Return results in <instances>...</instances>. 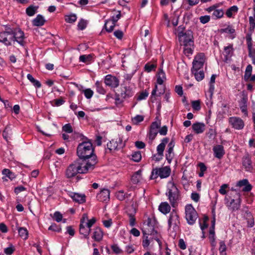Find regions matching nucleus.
I'll use <instances>...</instances> for the list:
<instances>
[{
	"label": "nucleus",
	"instance_id": "obj_1",
	"mask_svg": "<svg viewBox=\"0 0 255 255\" xmlns=\"http://www.w3.org/2000/svg\"><path fill=\"white\" fill-rule=\"evenodd\" d=\"M76 153L79 157L77 160H81V162L87 165L93 164L92 168L95 169L98 162L97 157L94 153V147L89 139L82 141L78 144Z\"/></svg>",
	"mask_w": 255,
	"mask_h": 255
},
{
	"label": "nucleus",
	"instance_id": "obj_2",
	"mask_svg": "<svg viewBox=\"0 0 255 255\" xmlns=\"http://www.w3.org/2000/svg\"><path fill=\"white\" fill-rule=\"evenodd\" d=\"M80 161L81 160L76 159L68 166L65 171V175L67 178L71 179L76 177L77 180L79 181L82 178L77 174H86L94 170L92 168L93 164L87 165Z\"/></svg>",
	"mask_w": 255,
	"mask_h": 255
},
{
	"label": "nucleus",
	"instance_id": "obj_3",
	"mask_svg": "<svg viewBox=\"0 0 255 255\" xmlns=\"http://www.w3.org/2000/svg\"><path fill=\"white\" fill-rule=\"evenodd\" d=\"M253 9L254 11L253 16L249 17L250 28L249 32L246 36V40L248 49L249 51V56L252 58V63L255 65V51H252V35L255 28V0H253Z\"/></svg>",
	"mask_w": 255,
	"mask_h": 255
},
{
	"label": "nucleus",
	"instance_id": "obj_4",
	"mask_svg": "<svg viewBox=\"0 0 255 255\" xmlns=\"http://www.w3.org/2000/svg\"><path fill=\"white\" fill-rule=\"evenodd\" d=\"M165 195L172 207H175L180 198V191L173 181V180L168 182L167 190Z\"/></svg>",
	"mask_w": 255,
	"mask_h": 255
},
{
	"label": "nucleus",
	"instance_id": "obj_5",
	"mask_svg": "<svg viewBox=\"0 0 255 255\" xmlns=\"http://www.w3.org/2000/svg\"><path fill=\"white\" fill-rule=\"evenodd\" d=\"M134 95L132 88L128 86H121L119 93L115 94V105L118 106L127 99L131 98Z\"/></svg>",
	"mask_w": 255,
	"mask_h": 255
},
{
	"label": "nucleus",
	"instance_id": "obj_6",
	"mask_svg": "<svg viewBox=\"0 0 255 255\" xmlns=\"http://www.w3.org/2000/svg\"><path fill=\"white\" fill-rule=\"evenodd\" d=\"M178 39L181 46H193L194 43L193 32L191 29L186 30V32H180Z\"/></svg>",
	"mask_w": 255,
	"mask_h": 255
},
{
	"label": "nucleus",
	"instance_id": "obj_7",
	"mask_svg": "<svg viewBox=\"0 0 255 255\" xmlns=\"http://www.w3.org/2000/svg\"><path fill=\"white\" fill-rule=\"evenodd\" d=\"M171 173V168L168 166L162 167H155L152 169L149 178L151 180L156 179L158 177L161 179L168 177Z\"/></svg>",
	"mask_w": 255,
	"mask_h": 255
},
{
	"label": "nucleus",
	"instance_id": "obj_8",
	"mask_svg": "<svg viewBox=\"0 0 255 255\" xmlns=\"http://www.w3.org/2000/svg\"><path fill=\"white\" fill-rule=\"evenodd\" d=\"M155 220L148 217L143 223L141 229L143 235H150L154 236L157 234V231L155 230Z\"/></svg>",
	"mask_w": 255,
	"mask_h": 255
},
{
	"label": "nucleus",
	"instance_id": "obj_9",
	"mask_svg": "<svg viewBox=\"0 0 255 255\" xmlns=\"http://www.w3.org/2000/svg\"><path fill=\"white\" fill-rule=\"evenodd\" d=\"M168 229L173 228V230L176 232L178 229L180 224L179 216L176 209H173L170 212L168 218Z\"/></svg>",
	"mask_w": 255,
	"mask_h": 255
},
{
	"label": "nucleus",
	"instance_id": "obj_10",
	"mask_svg": "<svg viewBox=\"0 0 255 255\" xmlns=\"http://www.w3.org/2000/svg\"><path fill=\"white\" fill-rule=\"evenodd\" d=\"M185 218L187 220V223L189 225H193L198 217V214L193 208L192 204H187L185 206Z\"/></svg>",
	"mask_w": 255,
	"mask_h": 255
},
{
	"label": "nucleus",
	"instance_id": "obj_11",
	"mask_svg": "<svg viewBox=\"0 0 255 255\" xmlns=\"http://www.w3.org/2000/svg\"><path fill=\"white\" fill-rule=\"evenodd\" d=\"M12 38L13 42L16 41L20 45L24 46L25 35L24 32L20 28H15V31L12 35Z\"/></svg>",
	"mask_w": 255,
	"mask_h": 255
},
{
	"label": "nucleus",
	"instance_id": "obj_12",
	"mask_svg": "<svg viewBox=\"0 0 255 255\" xmlns=\"http://www.w3.org/2000/svg\"><path fill=\"white\" fill-rule=\"evenodd\" d=\"M67 195L70 197L73 201L79 204H82L86 202V197L84 194L73 192L70 191L65 190Z\"/></svg>",
	"mask_w": 255,
	"mask_h": 255
},
{
	"label": "nucleus",
	"instance_id": "obj_13",
	"mask_svg": "<svg viewBox=\"0 0 255 255\" xmlns=\"http://www.w3.org/2000/svg\"><path fill=\"white\" fill-rule=\"evenodd\" d=\"M104 83L107 86L111 88H116L119 86L120 81L117 77L108 74L104 77Z\"/></svg>",
	"mask_w": 255,
	"mask_h": 255
},
{
	"label": "nucleus",
	"instance_id": "obj_14",
	"mask_svg": "<svg viewBox=\"0 0 255 255\" xmlns=\"http://www.w3.org/2000/svg\"><path fill=\"white\" fill-rule=\"evenodd\" d=\"M87 219V214H84L82 218L80 219V223L79 225V233L83 236L84 238L86 239H89L90 229L84 225L86 223L85 220Z\"/></svg>",
	"mask_w": 255,
	"mask_h": 255
},
{
	"label": "nucleus",
	"instance_id": "obj_15",
	"mask_svg": "<svg viewBox=\"0 0 255 255\" xmlns=\"http://www.w3.org/2000/svg\"><path fill=\"white\" fill-rule=\"evenodd\" d=\"M229 123L232 127L236 129H242L244 126V121L239 117H232L229 119Z\"/></svg>",
	"mask_w": 255,
	"mask_h": 255
},
{
	"label": "nucleus",
	"instance_id": "obj_16",
	"mask_svg": "<svg viewBox=\"0 0 255 255\" xmlns=\"http://www.w3.org/2000/svg\"><path fill=\"white\" fill-rule=\"evenodd\" d=\"M239 193L237 194V198L233 199L231 200L230 203H226L228 209L232 212H234L238 210L241 207V198Z\"/></svg>",
	"mask_w": 255,
	"mask_h": 255
},
{
	"label": "nucleus",
	"instance_id": "obj_17",
	"mask_svg": "<svg viewBox=\"0 0 255 255\" xmlns=\"http://www.w3.org/2000/svg\"><path fill=\"white\" fill-rule=\"evenodd\" d=\"M224 59L223 61L228 63L230 61L232 56L234 55L235 49L233 47V44H229L227 46L224 47Z\"/></svg>",
	"mask_w": 255,
	"mask_h": 255
},
{
	"label": "nucleus",
	"instance_id": "obj_18",
	"mask_svg": "<svg viewBox=\"0 0 255 255\" xmlns=\"http://www.w3.org/2000/svg\"><path fill=\"white\" fill-rule=\"evenodd\" d=\"M248 96L243 92L242 94V98L239 101V106L242 112L245 116H248Z\"/></svg>",
	"mask_w": 255,
	"mask_h": 255
},
{
	"label": "nucleus",
	"instance_id": "obj_19",
	"mask_svg": "<svg viewBox=\"0 0 255 255\" xmlns=\"http://www.w3.org/2000/svg\"><path fill=\"white\" fill-rule=\"evenodd\" d=\"M110 191L107 188H103L97 194L96 198L100 202H107L110 200Z\"/></svg>",
	"mask_w": 255,
	"mask_h": 255
},
{
	"label": "nucleus",
	"instance_id": "obj_20",
	"mask_svg": "<svg viewBox=\"0 0 255 255\" xmlns=\"http://www.w3.org/2000/svg\"><path fill=\"white\" fill-rule=\"evenodd\" d=\"M104 232L103 230L98 226L94 228L92 233V238L97 242H100L103 239Z\"/></svg>",
	"mask_w": 255,
	"mask_h": 255
},
{
	"label": "nucleus",
	"instance_id": "obj_21",
	"mask_svg": "<svg viewBox=\"0 0 255 255\" xmlns=\"http://www.w3.org/2000/svg\"><path fill=\"white\" fill-rule=\"evenodd\" d=\"M236 187H238L239 188H242V190L244 192H249L252 189V186L247 179L239 181L237 183Z\"/></svg>",
	"mask_w": 255,
	"mask_h": 255
},
{
	"label": "nucleus",
	"instance_id": "obj_22",
	"mask_svg": "<svg viewBox=\"0 0 255 255\" xmlns=\"http://www.w3.org/2000/svg\"><path fill=\"white\" fill-rule=\"evenodd\" d=\"M242 164L246 171H251L253 170V167L252 165L251 158L248 153L246 154L243 157Z\"/></svg>",
	"mask_w": 255,
	"mask_h": 255
},
{
	"label": "nucleus",
	"instance_id": "obj_23",
	"mask_svg": "<svg viewBox=\"0 0 255 255\" xmlns=\"http://www.w3.org/2000/svg\"><path fill=\"white\" fill-rule=\"evenodd\" d=\"M13 41L12 36L8 34L3 31L0 32V42L2 43L6 46L11 45Z\"/></svg>",
	"mask_w": 255,
	"mask_h": 255
},
{
	"label": "nucleus",
	"instance_id": "obj_24",
	"mask_svg": "<svg viewBox=\"0 0 255 255\" xmlns=\"http://www.w3.org/2000/svg\"><path fill=\"white\" fill-rule=\"evenodd\" d=\"M213 151L214 156L218 159L222 158L225 153L224 146L221 144L214 146Z\"/></svg>",
	"mask_w": 255,
	"mask_h": 255
},
{
	"label": "nucleus",
	"instance_id": "obj_25",
	"mask_svg": "<svg viewBox=\"0 0 255 255\" xmlns=\"http://www.w3.org/2000/svg\"><path fill=\"white\" fill-rule=\"evenodd\" d=\"M2 174L3 176L2 177V180L3 182L7 181L8 178L10 180H13L16 178V175L9 169L4 168L2 170Z\"/></svg>",
	"mask_w": 255,
	"mask_h": 255
},
{
	"label": "nucleus",
	"instance_id": "obj_26",
	"mask_svg": "<svg viewBox=\"0 0 255 255\" xmlns=\"http://www.w3.org/2000/svg\"><path fill=\"white\" fill-rule=\"evenodd\" d=\"M46 21L44 17L42 14H38L35 18L32 19L31 22L32 26L40 27L44 25Z\"/></svg>",
	"mask_w": 255,
	"mask_h": 255
},
{
	"label": "nucleus",
	"instance_id": "obj_27",
	"mask_svg": "<svg viewBox=\"0 0 255 255\" xmlns=\"http://www.w3.org/2000/svg\"><path fill=\"white\" fill-rule=\"evenodd\" d=\"M220 32L221 33H226L230 34V35L229 37L231 39H234L236 37L235 29L231 24H229L226 28L221 29Z\"/></svg>",
	"mask_w": 255,
	"mask_h": 255
},
{
	"label": "nucleus",
	"instance_id": "obj_28",
	"mask_svg": "<svg viewBox=\"0 0 255 255\" xmlns=\"http://www.w3.org/2000/svg\"><path fill=\"white\" fill-rule=\"evenodd\" d=\"M120 149L118 143L115 139H112L107 144V147L105 148L106 153H111L113 151Z\"/></svg>",
	"mask_w": 255,
	"mask_h": 255
},
{
	"label": "nucleus",
	"instance_id": "obj_29",
	"mask_svg": "<svg viewBox=\"0 0 255 255\" xmlns=\"http://www.w3.org/2000/svg\"><path fill=\"white\" fill-rule=\"evenodd\" d=\"M192 129L196 134L202 133L205 129V125L203 123L196 122L192 125Z\"/></svg>",
	"mask_w": 255,
	"mask_h": 255
},
{
	"label": "nucleus",
	"instance_id": "obj_30",
	"mask_svg": "<svg viewBox=\"0 0 255 255\" xmlns=\"http://www.w3.org/2000/svg\"><path fill=\"white\" fill-rule=\"evenodd\" d=\"M159 211L164 215L169 213L171 210V207L167 202H161L158 206Z\"/></svg>",
	"mask_w": 255,
	"mask_h": 255
},
{
	"label": "nucleus",
	"instance_id": "obj_31",
	"mask_svg": "<svg viewBox=\"0 0 255 255\" xmlns=\"http://www.w3.org/2000/svg\"><path fill=\"white\" fill-rule=\"evenodd\" d=\"M158 91V87L157 84H155L154 87L153 89L151 95H150V99L151 100V102L152 103L154 102V101L155 100L156 96H161L162 95H163L165 93V88L163 89V90L160 91L158 92V93L157 94V92Z\"/></svg>",
	"mask_w": 255,
	"mask_h": 255
},
{
	"label": "nucleus",
	"instance_id": "obj_32",
	"mask_svg": "<svg viewBox=\"0 0 255 255\" xmlns=\"http://www.w3.org/2000/svg\"><path fill=\"white\" fill-rule=\"evenodd\" d=\"M38 5H30L25 9V13L28 16H33L38 12Z\"/></svg>",
	"mask_w": 255,
	"mask_h": 255
},
{
	"label": "nucleus",
	"instance_id": "obj_33",
	"mask_svg": "<svg viewBox=\"0 0 255 255\" xmlns=\"http://www.w3.org/2000/svg\"><path fill=\"white\" fill-rule=\"evenodd\" d=\"M12 134V131L10 126H7L2 132V137L7 143L8 140L11 138Z\"/></svg>",
	"mask_w": 255,
	"mask_h": 255
},
{
	"label": "nucleus",
	"instance_id": "obj_34",
	"mask_svg": "<svg viewBox=\"0 0 255 255\" xmlns=\"http://www.w3.org/2000/svg\"><path fill=\"white\" fill-rule=\"evenodd\" d=\"M168 141H169V138L168 137L163 138L161 140V142L157 145V149H156L157 151L160 154H163L165 145H166V144H167L168 143Z\"/></svg>",
	"mask_w": 255,
	"mask_h": 255
},
{
	"label": "nucleus",
	"instance_id": "obj_35",
	"mask_svg": "<svg viewBox=\"0 0 255 255\" xmlns=\"http://www.w3.org/2000/svg\"><path fill=\"white\" fill-rule=\"evenodd\" d=\"M191 72L197 81H201L204 78V72L203 70L191 71Z\"/></svg>",
	"mask_w": 255,
	"mask_h": 255
},
{
	"label": "nucleus",
	"instance_id": "obj_36",
	"mask_svg": "<svg viewBox=\"0 0 255 255\" xmlns=\"http://www.w3.org/2000/svg\"><path fill=\"white\" fill-rule=\"evenodd\" d=\"M27 78L36 88L38 89L41 87V83L38 80L35 79L31 74H28Z\"/></svg>",
	"mask_w": 255,
	"mask_h": 255
},
{
	"label": "nucleus",
	"instance_id": "obj_37",
	"mask_svg": "<svg viewBox=\"0 0 255 255\" xmlns=\"http://www.w3.org/2000/svg\"><path fill=\"white\" fill-rule=\"evenodd\" d=\"M141 171L139 170L135 172L131 177V181L134 184H136L138 182H139L141 176Z\"/></svg>",
	"mask_w": 255,
	"mask_h": 255
},
{
	"label": "nucleus",
	"instance_id": "obj_38",
	"mask_svg": "<svg viewBox=\"0 0 255 255\" xmlns=\"http://www.w3.org/2000/svg\"><path fill=\"white\" fill-rule=\"evenodd\" d=\"M206 60L205 55L204 53H199L195 57L193 61L204 64Z\"/></svg>",
	"mask_w": 255,
	"mask_h": 255
},
{
	"label": "nucleus",
	"instance_id": "obj_39",
	"mask_svg": "<svg viewBox=\"0 0 255 255\" xmlns=\"http://www.w3.org/2000/svg\"><path fill=\"white\" fill-rule=\"evenodd\" d=\"M238 7L237 5H233L229 7L226 11V15L228 17H232L234 13H237L238 11Z\"/></svg>",
	"mask_w": 255,
	"mask_h": 255
},
{
	"label": "nucleus",
	"instance_id": "obj_40",
	"mask_svg": "<svg viewBox=\"0 0 255 255\" xmlns=\"http://www.w3.org/2000/svg\"><path fill=\"white\" fill-rule=\"evenodd\" d=\"M93 61L91 54L81 55L79 57V61L85 63H90Z\"/></svg>",
	"mask_w": 255,
	"mask_h": 255
},
{
	"label": "nucleus",
	"instance_id": "obj_41",
	"mask_svg": "<svg viewBox=\"0 0 255 255\" xmlns=\"http://www.w3.org/2000/svg\"><path fill=\"white\" fill-rule=\"evenodd\" d=\"M224 11L222 9L215 8L212 13V17L213 19H217L222 18L224 15Z\"/></svg>",
	"mask_w": 255,
	"mask_h": 255
},
{
	"label": "nucleus",
	"instance_id": "obj_42",
	"mask_svg": "<svg viewBox=\"0 0 255 255\" xmlns=\"http://www.w3.org/2000/svg\"><path fill=\"white\" fill-rule=\"evenodd\" d=\"M19 236L24 240H26L28 237L27 230L24 227H20L18 229Z\"/></svg>",
	"mask_w": 255,
	"mask_h": 255
},
{
	"label": "nucleus",
	"instance_id": "obj_43",
	"mask_svg": "<svg viewBox=\"0 0 255 255\" xmlns=\"http://www.w3.org/2000/svg\"><path fill=\"white\" fill-rule=\"evenodd\" d=\"M95 85L96 89V92L97 93L102 95H105L106 93V91L103 87L101 82L99 81H97Z\"/></svg>",
	"mask_w": 255,
	"mask_h": 255
},
{
	"label": "nucleus",
	"instance_id": "obj_44",
	"mask_svg": "<svg viewBox=\"0 0 255 255\" xmlns=\"http://www.w3.org/2000/svg\"><path fill=\"white\" fill-rule=\"evenodd\" d=\"M219 251L220 255H227V247L224 241H221L219 242Z\"/></svg>",
	"mask_w": 255,
	"mask_h": 255
},
{
	"label": "nucleus",
	"instance_id": "obj_45",
	"mask_svg": "<svg viewBox=\"0 0 255 255\" xmlns=\"http://www.w3.org/2000/svg\"><path fill=\"white\" fill-rule=\"evenodd\" d=\"M253 67L251 65H248L246 69L245 73L244 75V79L246 81H249L250 77L252 75Z\"/></svg>",
	"mask_w": 255,
	"mask_h": 255
},
{
	"label": "nucleus",
	"instance_id": "obj_46",
	"mask_svg": "<svg viewBox=\"0 0 255 255\" xmlns=\"http://www.w3.org/2000/svg\"><path fill=\"white\" fill-rule=\"evenodd\" d=\"M126 212L128 216H135L136 213V208L133 204L127 208Z\"/></svg>",
	"mask_w": 255,
	"mask_h": 255
},
{
	"label": "nucleus",
	"instance_id": "obj_47",
	"mask_svg": "<svg viewBox=\"0 0 255 255\" xmlns=\"http://www.w3.org/2000/svg\"><path fill=\"white\" fill-rule=\"evenodd\" d=\"M131 159L136 162H138L141 160V154L140 151L133 152L131 155Z\"/></svg>",
	"mask_w": 255,
	"mask_h": 255
},
{
	"label": "nucleus",
	"instance_id": "obj_48",
	"mask_svg": "<svg viewBox=\"0 0 255 255\" xmlns=\"http://www.w3.org/2000/svg\"><path fill=\"white\" fill-rule=\"evenodd\" d=\"M158 75L157 77L156 84L162 85L163 83V79H165V74L161 69L158 72Z\"/></svg>",
	"mask_w": 255,
	"mask_h": 255
},
{
	"label": "nucleus",
	"instance_id": "obj_49",
	"mask_svg": "<svg viewBox=\"0 0 255 255\" xmlns=\"http://www.w3.org/2000/svg\"><path fill=\"white\" fill-rule=\"evenodd\" d=\"M208 137L211 140H214L217 136V131L215 129L210 128L206 132Z\"/></svg>",
	"mask_w": 255,
	"mask_h": 255
},
{
	"label": "nucleus",
	"instance_id": "obj_50",
	"mask_svg": "<svg viewBox=\"0 0 255 255\" xmlns=\"http://www.w3.org/2000/svg\"><path fill=\"white\" fill-rule=\"evenodd\" d=\"M77 18L76 14L72 13L70 15H66L65 20L67 23H72L76 21Z\"/></svg>",
	"mask_w": 255,
	"mask_h": 255
},
{
	"label": "nucleus",
	"instance_id": "obj_51",
	"mask_svg": "<svg viewBox=\"0 0 255 255\" xmlns=\"http://www.w3.org/2000/svg\"><path fill=\"white\" fill-rule=\"evenodd\" d=\"M158 131L156 129L150 128L149 131L148 133V136L150 140H153L156 137Z\"/></svg>",
	"mask_w": 255,
	"mask_h": 255
},
{
	"label": "nucleus",
	"instance_id": "obj_52",
	"mask_svg": "<svg viewBox=\"0 0 255 255\" xmlns=\"http://www.w3.org/2000/svg\"><path fill=\"white\" fill-rule=\"evenodd\" d=\"M72 136L74 139L80 138L81 142L84 140H88L89 139L87 137L84 136L83 134L76 131H74L73 133Z\"/></svg>",
	"mask_w": 255,
	"mask_h": 255
},
{
	"label": "nucleus",
	"instance_id": "obj_53",
	"mask_svg": "<svg viewBox=\"0 0 255 255\" xmlns=\"http://www.w3.org/2000/svg\"><path fill=\"white\" fill-rule=\"evenodd\" d=\"M49 231H52L57 233H60L62 229L60 226L57 225L55 223H52L48 229Z\"/></svg>",
	"mask_w": 255,
	"mask_h": 255
},
{
	"label": "nucleus",
	"instance_id": "obj_54",
	"mask_svg": "<svg viewBox=\"0 0 255 255\" xmlns=\"http://www.w3.org/2000/svg\"><path fill=\"white\" fill-rule=\"evenodd\" d=\"M194 49V45L192 46H187V47L184 46L183 48V53L185 55L188 56L190 55H192L193 53Z\"/></svg>",
	"mask_w": 255,
	"mask_h": 255
},
{
	"label": "nucleus",
	"instance_id": "obj_55",
	"mask_svg": "<svg viewBox=\"0 0 255 255\" xmlns=\"http://www.w3.org/2000/svg\"><path fill=\"white\" fill-rule=\"evenodd\" d=\"M110 22V20H105V23L103 28V30L105 29L106 31L108 33L112 32L115 28L114 25H111L109 27H108L107 25Z\"/></svg>",
	"mask_w": 255,
	"mask_h": 255
},
{
	"label": "nucleus",
	"instance_id": "obj_56",
	"mask_svg": "<svg viewBox=\"0 0 255 255\" xmlns=\"http://www.w3.org/2000/svg\"><path fill=\"white\" fill-rule=\"evenodd\" d=\"M144 120V117L142 115H137L132 118V122L134 125H138L139 123L142 122Z\"/></svg>",
	"mask_w": 255,
	"mask_h": 255
},
{
	"label": "nucleus",
	"instance_id": "obj_57",
	"mask_svg": "<svg viewBox=\"0 0 255 255\" xmlns=\"http://www.w3.org/2000/svg\"><path fill=\"white\" fill-rule=\"evenodd\" d=\"M62 129L63 131L68 133H73V131L72 127L70 123L64 125L62 127Z\"/></svg>",
	"mask_w": 255,
	"mask_h": 255
},
{
	"label": "nucleus",
	"instance_id": "obj_58",
	"mask_svg": "<svg viewBox=\"0 0 255 255\" xmlns=\"http://www.w3.org/2000/svg\"><path fill=\"white\" fill-rule=\"evenodd\" d=\"M82 92L84 93L85 97L87 99H91L93 97L94 94V92L90 88H88L83 90L82 91Z\"/></svg>",
	"mask_w": 255,
	"mask_h": 255
},
{
	"label": "nucleus",
	"instance_id": "obj_59",
	"mask_svg": "<svg viewBox=\"0 0 255 255\" xmlns=\"http://www.w3.org/2000/svg\"><path fill=\"white\" fill-rule=\"evenodd\" d=\"M87 25V21L84 19H81L80 20V21H79V22L78 23V25H77L78 29L80 30H83L86 28Z\"/></svg>",
	"mask_w": 255,
	"mask_h": 255
},
{
	"label": "nucleus",
	"instance_id": "obj_60",
	"mask_svg": "<svg viewBox=\"0 0 255 255\" xmlns=\"http://www.w3.org/2000/svg\"><path fill=\"white\" fill-rule=\"evenodd\" d=\"M203 66V64L193 61L191 71L202 70Z\"/></svg>",
	"mask_w": 255,
	"mask_h": 255
},
{
	"label": "nucleus",
	"instance_id": "obj_61",
	"mask_svg": "<svg viewBox=\"0 0 255 255\" xmlns=\"http://www.w3.org/2000/svg\"><path fill=\"white\" fill-rule=\"evenodd\" d=\"M122 15L121 11H118V13L117 14H114L110 17V18L107 20H110V22L114 21L115 23H117L118 21L121 18Z\"/></svg>",
	"mask_w": 255,
	"mask_h": 255
},
{
	"label": "nucleus",
	"instance_id": "obj_62",
	"mask_svg": "<svg viewBox=\"0 0 255 255\" xmlns=\"http://www.w3.org/2000/svg\"><path fill=\"white\" fill-rule=\"evenodd\" d=\"M149 95L148 92L147 90H144L141 92L137 98V101H141L145 100Z\"/></svg>",
	"mask_w": 255,
	"mask_h": 255
},
{
	"label": "nucleus",
	"instance_id": "obj_63",
	"mask_svg": "<svg viewBox=\"0 0 255 255\" xmlns=\"http://www.w3.org/2000/svg\"><path fill=\"white\" fill-rule=\"evenodd\" d=\"M111 248L114 253L117 255L122 254L123 252L122 249L119 247L118 244L112 245Z\"/></svg>",
	"mask_w": 255,
	"mask_h": 255
},
{
	"label": "nucleus",
	"instance_id": "obj_64",
	"mask_svg": "<svg viewBox=\"0 0 255 255\" xmlns=\"http://www.w3.org/2000/svg\"><path fill=\"white\" fill-rule=\"evenodd\" d=\"M15 249L13 246L10 244L8 247H7L4 249V253L6 255H11L14 251Z\"/></svg>",
	"mask_w": 255,
	"mask_h": 255
}]
</instances>
